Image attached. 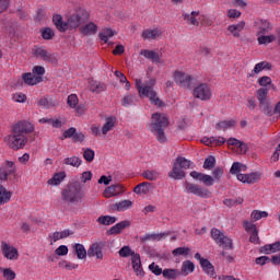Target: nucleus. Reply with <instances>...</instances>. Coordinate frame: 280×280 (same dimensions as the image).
<instances>
[{
  "mask_svg": "<svg viewBox=\"0 0 280 280\" xmlns=\"http://www.w3.org/2000/svg\"><path fill=\"white\" fill-rule=\"evenodd\" d=\"M124 194V186L119 185V184H114L108 186L104 192L103 196L104 198H114L115 196H119Z\"/></svg>",
  "mask_w": 280,
  "mask_h": 280,
  "instance_id": "nucleus-18",
  "label": "nucleus"
},
{
  "mask_svg": "<svg viewBox=\"0 0 280 280\" xmlns=\"http://www.w3.org/2000/svg\"><path fill=\"white\" fill-rule=\"evenodd\" d=\"M75 131H77V129H75V127H71V128H69V129H67L63 133H62V136H61V141H65V139H73V137H74V135H75Z\"/></svg>",
  "mask_w": 280,
  "mask_h": 280,
  "instance_id": "nucleus-56",
  "label": "nucleus"
},
{
  "mask_svg": "<svg viewBox=\"0 0 280 280\" xmlns=\"http://www.w3.org/2000/svg\"><path fill=\"white\" fill-rule=\"evenodd\" d=\"M74 250L78 259H86V248H84V245L80 243L74 244Z\"/></svg>",
  "mask_w": 280,
  "mask_h": 280,
  "instance_id": "nucleus-44",
  "label": "nucleus"
},
{
  "mask_svg": "<svg viewBox=\"0 0 280 280\" xmlns=\"http://www.w3.org/2000/svg\"><path fill=\"white\" fill-rule=\"evenodd\" d=\"M67 178V174L65 172L56 173L52 178L48 179V185L58 186Z\"/></svg>",
  "mask_w": 280,
  "mask_h": 280,
  "instance_id": "nucleus-33",
  "label": "nucleus"
},
{
  "mask_svg": "<svg viewBox=\"0 0 280 280\" xmlns=\"http://www.w3.org/2000/svg\"><path fill=\"white\" fill-rule=\"evenodd\" d=\"M255 25L257 27V36L266 35L269 34V32H272V24L268 20H258L255 22Z\"/></svg>",
  "mask_w": 280,
  "mask_h": 280,
  "instance_id": "nucleus-15",
  "label": "nucleus"
},
{
  "mask_svg": "<svg viewBox=\"0 0 280 280\" xmlns=\"http://www.w3.org/2000/svg\"><path fill=\"white\" fill-rule=\"evenodd\" d=\"M235 128V120H223L215 124V130H229Z\"/></svg>",
  "mask_w": 280,
  "mask_h": 280,
  "instance_id": "nucleus-38",
  "label": "nucleus"
},
{
  "mask_svg": "<svg viewBox=\"0 0 280 280\" xmlns=\"http://www.w3.org/2000/svg\"><path fill=\"white\" fill-rule=\"evenodd\" d=\"M80 100L78 98V95L70 94L67 100V104L70 108H77Z\"/></svg>",
  "mask_w": 280,
  "mask_h": 280,
  "instance_id": "nucleus-52",
  "label": "nucleus"
},
{
  "mask_svg": "<svg viewBox=\"0 0 280 280\" xmlns=\"http://www.w3.org/2000/svg\"><path fill=\"white\" fill-rule=\"evenodd\" d=\"M174 81L182 89H188L190 91V89L196 88V79L182 71H175Z\"/></svg>",
  "mask_w": 280,
  "mask_h": 280,
  "instance_id": "nucleus-6",
  "label": "nucleus"
},
{
  "mask_svg": "<svg viewBox=\"0 0 280 280\" xmlns=\"http://www.w3.org/2000/svg\"><path fill=\"white\" fill-rule=\"evenodd\" d=\"M37 106H39L40 108H45L46 110H49V108H55V106H58V100L51 96H44L39 98Z\"/></svg>",
  "mask_w": 280,
  "mask_h": 280,
  "instance_id": "nucleus-21",
  "label": "nucleus"
},
{
  "mask_svg": "<svg viewBox=\"0 0 280 280\" xmlns=\"http://www.w3.org/2000/svg\"><path fill=\"white\" fill-rule=\"evenodd\" d=\"M183 18H184V21H187V23H190V25H196L197 27L198 25H200V22H198V19L194 18L188 13H184Z\"/></svg>",
  "mask_w": 280,
  "mask_h": 280,
  "instance_id": "nucleus-59",
  "label": "nucleus"
},
{
  "mask_svg": "<svg viewBox=\"0 0 280 280\" xmlns=\"http://www.w3.org/2000/svg\"><path fill=\"white\" fill-rule=\"evenodd\" d=\"M63 165H70L71 167H80L82 165V159L78 156L66 158L62 161Z\"/></svg>",
  "mask_w": 280,
  "mask_h": 280,
  "instance_id": "nucleus-35",
  "label": "nucleus"
},
{
  "mask_svg": "<svg viewBox=\"0 0 280 280\" xmlns=\"http://www.w3.org/2000/svg\"><path fill=\"white\" fill-rule=\"evenodd\" d=\"M59 266H61L62 268H66V270H75V268H78V264L67 262V260L59 262Z\"/></svg>",
  "mask_w": 280,
  "mask_h": 280,
  "instance_id": "nucleus-63",
  "label": "nucleus"
},
{
  "mask_svg": "<svg viewBox=\"0 0 280 280\" xmlns=\"http://www.w3.org/2000/svg\"><path fill=\"white\" fill-rule=\"evenodd\" d=\"M115 124H117V118L110 116L105 119V124L102 127V133L103 135H108L110 130L115 128Z\"/></svg>",
  "mask_w": 280,
  "mask_h": 280,
  "instance_id": "nucleus-30",
  "label": "nucleus"
},
{
  "mask_svg": "<svg viewBox=\"0 0 280 280\" xmlns=\"http://www.w3.org/2000/svg\"><path fill=\"white\" fill-rule=\"evenodd\" d=\"M194 270H196V265H194L191 260H185L182 264V269L179 271V275H182V277H187V275H191Z\"/></svg>",
  "mask_w": 280,
  "mask_h": 280,
  "instance_id": "nucleus-29",
  "label": "nucleus"
},
{
  "mask_svg": "<svg viewBox=\"0 0 280 280\" xmlns=\"http://www.w3.org/2000/svg\"><path fill=\"white\" fill-rule=\"evenodd\" d=\"M11 198H12V191H8L5 187L0 185V205H5L7 202H10Z\"/></svg>",
  "mask_w": 280,
  "mask_h": 280,
  "instance_id": "nucleus-34",
  "label": "nucleus"
},
{
  "mask_svg": "<svg viewBox=\"0 0 280 280\" xmlns=\"http://www.w3.org/2000/svg\"><path fill=\"white\" fill-rule=\"evenodd\" d=\"M184 188L186 194H192L194 196H198V198H209L211 192L209 189L194 183L185 182Z\"/></svg>",
  "mask_w": 280,
  "mask_h": 280,
  "instance_id": "nucleus-9",
  "label": "nucleus"
},
{
  "mask_svg": "<svg viewBox=\"0 0 280 280\" xmlns=\"http://www.w3.org/2000/svg\"><path fill=\"white\" fill-rule=\"evenodd\" d=\"M2 254L10 260L19 259V249L8 243H2Z\"/></svg>",
  "mask_w": 280,
  "mask_h": 280,
  "instance_id": "nucleus-16",
  "label": "nucleus"
},
{
  "mask_svg": "<svg viewBox=\"0 0 280 280\" xmlns=\"http://www.w3.org/2000/svg\"><path fill=\"white\" fill-rule=\"evenodd\" d=\"M170 126V120L165 114L155 113L152 115V122L150 124L151 132L155 135L160 143H165V128Z\"/></svg>",
  "mask_w": 280,
  "mask_h": 280,
  "instance_id": "nucleus-3",
  "label": "nucleus"
},
{
  "mask_svg": "<svg viewBox=\"0 0 280 280\" xmlns=\"http://www.w3.org/2000/svg\"><path fill=\"white\" fill-rule=\"evenodd\" d=\"M257 100H258L259 104H264V103L268 102V89L260 88L257 91Z\"/></svg>",
  "mask_w": 280,
  "mask_h": 280,
  "instance_id": "nucleus-46",
  "label": "nucleus"
},
{
  "mask_svg": "<svg viewBox=\"0 0 280 280\" xmlns=\"http://www.w3.org/2000/svg\"><path fill=\"white\" fill-rule=\"evenodd\" d=\"M22 80H24L25 84L34 86L35 84H39V82H43V77H36V74L28 72L22 74Z\"/></svg>",
  "mask_w": 280,
  "mask_h": 280,
  "instance_id": "nucleus-25",
  "label": "nucleus"
},
{
  "mask_svg": "<svg viewBox=\"0 0 280 280\" xmlns=\"http://www.w3.org/2000/svg\"><path fill=\"white\" fill-rule=\"evenodd\" d=\"M147 97H149L151 104H154L159 108L164 106L163 101L156 96V92H151V94L147 95Z\"/></svg>",
  "mask_w": 280,
  "mask_h": 280,
  "instance_id": "nucleus-47",
  "label": "nucleus"
},
{
  "mask_svg": "<svg viewBox=\"0 0 280 280\" xmlns=\"http://www.w3.org/2000/svg\"><path fill=\"white\" fill-rule=\"evenodd\" d=\"M191 178L195 180H199L206 187H211L213 186V177L211 175H207L205 173H199L197 171L190 172Z\"/></svg>",
  "mask_w": 280,
  "mask_h": 280,
  "instance_id": "nucleus-14",
  "label": "nucleus"
},
{
  "mask_svg": "<svg viewBox=\"0 0 280 280\" xmlns=\"http://www.w3.org/2000/svg\"><path fill=\"white\" fill-rule=\"evenodd\" d=\"M2 277L5 280H14V279H16V272H14V270H12V268H4V269H2Z\"/></svg>",
  "mask_w": 280,
  "mask_h": 280,
  "instance_id": "nucleus-50",
  "label": "nucleus"
},
{
  "mask_svg": "<svg viewBox=\"0 0 280 280\" xmlns=\"http://www.w3.org/2000/svg\"><path fill=\"white\" fill-rule=\"evenodd\" d=\"M83 198L84 191L80 182H72L61 191V200L68 205H78V202H82Z\"/></svg>",
  "mask_w": 280,
  "mask_h": 280,
  "instance_id": "nucleus-2",
  "label": "nucleus"
},
{
  "mask_svg": "<svg viewBox=\"0 0 280 280\" xmlns=\"http://www.w3.org/2000/svg\"><path fill=\"white\" fill-rule=\"evenodd\" d=\"M81 34H83V36H93L95 34H97V26L95 23L90 22L85 25H83L80 28Z\"/></svg>",
  "mask_w": 280,
  "mask_h": 280,
  "instance_id": "nucleus-27",
  "label": "nucleus"
},
{
  "mask_svg": "<svg viewBox=\"0 0 280 280\" xmlns=\"http://www.w3.org/2000/svg\"><path fill=\"white\" fill-rule=\"evenodd\" d=\"M119 257H131L132 269L136 272L137 277H145V271L141 266V255L135 253L130 246L125 245L118 252Z\"/></svg>",
  "mask_w": 280,
  "mask_h": 280,
  "instance_id": "nucleus-4",
  "label": "nucleus"
},
{
  "mask_svg": "<svg viewBox=\"0 0 280 280\" xmlns=\"http://www.w3.org/2000/svg\"><path fill=\"white\" fill-rule=\"evenodd\" d=\"M259 45H270V43H275L277 40V36L275 35H260L257 38Z\"/></svg>",
  "mask_w": 280,
  "mask_h": 280,
  "instance_id": "nucleus-42",
  "label": "nucleus"
},
{
  "mask_svg": "<svg viewBox=\"0 0 280 280\" xmlns=\"http://www.w3.org/2000/svg\"><path fill=\"white\" fill-rule=\"evenodd\" d=\"M261 179V173L259 172H254L250 174H237V180L241 183H247V185H255L257 180Z\"/></svg>",
  "mask_w": 280,
  "mask_h": 280,
  "instance_id": "nucleus-13",
  "label": "nucleus"
},
{
  "mask_svg": "<svg viewBox=\"0 0 280 280\" xmlns=\"http://www.w3.org/2000/svg\"><path fill=\"white\" fill-rule=\"evenodd\" d=\"M151 189H154V186L152 185V183L149 182H143L138 184L135 188H133V192L135 194H149V191H151Z\"/></svg>",
  "mask_w": 280,
  "mask_h": 280,
  "instance_id": "nucleus-28",
  "label": "nucleus"
},
{
  "mask_svg": "<svg viewBox=\"0 0 280 280\" xmlns=\"http://www.w3.org/2000/svg\"><path fill=\"white\" fill-rule=\"evenodd\" d=\"M159 36H161V31H159L158 28L147 30L142 33V38L144 39L152 38L154 40L155 38H159Z\"/></svg>",
  "mask_w": 280,
  "mask_h": 280,
  "instance_id": "nucleus-41",
  "label": "nucleus"
},
{
  "mask_svg": "<svg viewBox=\"0 0 280 280\" xmlns=\"http://www.w3.org/2000/svg\"><path fill=\"white\" fill-rule=\"evenodd\" d=\"M143 178L147 180H158V178L161 176V173L155 170H147L142 173Z\"/></svg>",
  "mask_w": 280,
  "mask_h": 280,
  "instance_id": "nucleus-40",
  "label": "nucleus"
},
{
  "mask_svg": "<svg viewBox=\"0 0 280 280\" xmlns=\"http://www.w3.org/2000/svg\"><path fill=\"white\" fill-rule=\"evenodd\" d=\"M115 34H117V32L113 31V28H104L98 33V38L103 40V43H108V38H113Z\"/></svg>",
  "mask_w": 280,
  "mask_h": 280,
  "instance_id": "nucleus-32",
  "label": "nucleus"
},
{
  "mask_svg": "<svg viewBox=\"0 0 280 280\" xmlns=\"http://www.w3.org/2000/svg\"><path fill=\"white\" fill-rule=\"evenodd\" d=\"M242 167H246V166L242 165V163H240V162H234L232 164V167L230 168V173L236 174V177H237V174H242V173H240V172H242Z\"/></svg>",
  "mask_w": 280,
  "mask_h": 280,
  "instance_id": "nucleus-58",
  "label": "nucleus"
},
{
  "mask_svg": "<svg viewBox=\"0 0 280 280\" xmlns=\"http://www.w3.org/2000/svg\"><path fill=\"white\" fill-rule=\"evenodd\" d=\"M130 226V221L125 220L115 225H113L108 231L107 235H119L124 229H128Z\"/></svg>",
  "mask_w": 280,
  "mask_h": 280,
  "instance_id": "nucleus-23",
  "label": "nucleus"
},
{
  "mask_svg": "<svg viewBox=\"0 0 280 280\" xmlns=\"http://www.w3.org/2000/svg\"><path fill=\"white\" fill-rule=\"evenodd\" d=\"M89 86L91 93H96V95H100V93H104V91H106L107 89L106 83H102L101 81H95L93 79L89 80Z\"/></svg>",
  "mask_w": 280,
  "mask_h": 280,
  "instance_id": "nucleus-22",
  "label": "nucleus"
},
{
  "mask_svg": "<svg viewBox=\"0 0 280 280\" xmlns=\"http://www.w3.org/2000/svg\"><path fill=\"white\" fill-rule=\"evenodd\" d=\"M104 248V243H94L88 249L89 257H96V259H104V254L102 253Z\"/></svg>",
  "mask_w": 280,
  "mask_h": 280,
  "instance_id": "nucleus-17",
  "label": "nucleus"
},
{
  "mask_svg": "<svg viewBox=\"0 0 280 280\" xmlns=\"http://www.w3.org/2000/svg\"><path fill=\"white\" fill-rule=\"evenodd\" d=\"M272 71V63L268 61H261L255 65L254 69L252 72L247 75V78H255L257 73H261V71Z\"/></svg>",
  "mask_w": 280,
  "mask_h": 280,
  "instance_id": "nucleus-19",
  "label": "nucleus"
},
{
  "mask_svg": "<svg viewBox=\"0 0 280 280\" xmlns=\"http://www.w3.org/2000/svg\"><path fill=\"white\" fill-rule=\"evenodd\" d=\"M162 275L164 279L177 280L180 277V271L178 269H164Z\"/></svg>",
  "mask_w": 280,
  "mask_h": 280,
  "instance_id": "nucleus-31",
  "label": "nucleus"
},
{
  "mask_svg": "<svg viewBox=\"0 0 280 280\" xmlns=\"http://www.w3.org/2000/svg\"><path fill=\"white\" fill-rule=\"evenodd\" d=\"M34 125L27 120H20L12 126L11 133L4 137V142L11 150H23L27 145V135H32Z\"/></svg>",
  "mask_w": 280,
  "mask_h": 280,
  "instance_id": "nucleus-1",
  "label": "nucleus"
},
{
  "mask_svg": "<svg viewBox=\"0 0 280 280\" xmlns=\"http://www.w3.org/2000/svg\"><path fill=\"white\" fill-rule=\"evenodd\" d=\"M250 218L254 220V222H257V220H261V218H268V212L254 210L250 214Z\"/></svg>",
  "mask_w": 280,
  "mask_h": 280,
  "instance_id": "nucleus-51",
  "label": "nucleus"
},
{
  "mask_svg": "<svg viewBox=\"0 0 280 280\" xmlns=\"http://www.w3.org/2000/svg\"><path fill=\"white\" fill-rule=\"evenodd\" d=\"M135 102H137V97L132 95H125V97L122 98V106H132Z\"/></svg>",
  "mask_w": 280,
  "mask_h": 280,
  "instance_id": "nucleus-61",
  "label": "nucleus"
},
{
  "mask_svg": "<svg viewBox=\"0 0 280 280\" xmlns=\"http://www.w3.org/2000/svg\"><path fill=\"white\" fill-rule=\"evenodd\" d=\"M211 237L214 240L215 244H219V246H223V248L233 250V240L224 235V233L219 229L213 228L211 230Z\"/></svg>",
  "mask_w": 280,
  "mask_h": 280,
  "instance_id": "nucleus-7",
  "label": "nucleus"
},
{
  "mask_svg": "<svg viewBox=\"0 0 280 280\" xmlns=\"http://www.w3.org/2000/svg\"><path fill=\"white\" fill-rule=\"evenodd\" d=\"M195 259H197L200 262V266L203 272H206V275H208L212 279H215V277H218V275L215 273V267H213V264H211L209 259L202 258L200 253L195 254Z\"/></svg>",
  "mask_w": 280,
  "mask_h": 280,
  "instance_id": "nucleus-10",
  "label": "nucleus"
},
{
  "mask_svg": "<svg viewBox=\"0 0 280 280\" xmlns=\"http://www.w3.org/2000/svg\"><path fill=\"white\" fill-rule=\"evenodd\" d=\"M54 36H56V33H54V30L50 27H46L42 31V38H44V40H51Z\"/></svg>",
  "mask_w": 280,
  "mask_h": 280,
  "instance_id": "nucleus-53",
  "label": "nucleus"
},
{
  "mask_svg": "<svg viewBox=\"0 0 280 280\" xmlns=\"http://www.w3.org/2000/svg\"><path fill=\"white\" fill-rule=\"evenodd\" d=\"M141 56H144V58H148V60H152V62H161V57L159 56V52L153 50H142Z\"/></svg>",
  "mask_w": 280,
  "mask_h": 280,
  "instance_id": "nucleus-36",
  "label": "nucleus"
},
{
  "mask_svg": "<svg viewBox=\"0 0 280 280\" xmlns=\"http://www.w3.org/2000/svg\"><path fill=\"white\" fill-rule=\"evenodd\" d=\"M212 178H213V183L214 180H217V183H220V180L222 179V176H224V168L218 166L213 172H212Z\"/></svg>",
  "mask_w": 280,
  "mask_h": 280,
  "instance_id": "nucleus-54",
  "label": "nucleus"
},
{
  "mask_svg": "<svg viewBox=\"0 0 280 280\" xmlns=\"http://www.w3.org/2000/svg\"><path fill=\"white\" fill-rule=\"evenodd\" d=\"M170 178L174 180H183L185 178L186 173L183 168L175 162L173 165V170L168 173Z\"/></svg>",
  "mask_w": 280,
  "mask_h": 280,
  "instance_id": "nucleus-24",
  "label": "nucleus"
},
{
  "mask_svg": "<svg viewBox=\"0 0 280 280\" xmlns=\"http://www.w3.org/2000/svg\"><path fill=\"white\" fill-rule=\"evenodd\" d=\"M45 19H46L45 9H43V8L37 9V12L35 15V21L37 23H40V21H45Z\"/></svg>",
  "mask_w": 280,
  "mask_h": 280,
  "instance_id": "nucleus-62",
  "label": "nucleus"
},
{
  "mask_svg": "<svg viewBox=\"0 0 280 280\" xmlns=\"http://www.w3.org/2000/svg\"><path fill=\"white\" fill-rule=\"evenodd\" d=\"M149 270L150 272L155 275V277H160V275H163V269L159 267V265H156L155 262H152L151 265H149Z\"/></svg>",
  "mask_w": 280,
  "mask_h": 280,
  "instance_id": "nucleus-57",
  "label": "nucleus"
},
{
  "mask_svg": "<svg viewBox=\"0 0 280 280\" xmlns=\"http://www.w3.org/2000/svg\"><path fill=\"white\" fill-rule=\"evenodd\" d=\"M249 242L252 244H260L261 243V241L259 240V231L258 230H255L254 232H252Z\"/></svg>",
  "mask_w": 280,
  "mask_h": 280,
  "instance_id": "nucleus-64",
  "label": "nucleus"
},
{
  "mask_svg": "<svg viewBox=\"0 0 280 280\" xmlns=\"http://www.w3.org/2000/svg\"><path fill=\"white\" fill-rule=\"evenodd\" d=\"M52 22L55 24V27L58 30V32L65 33L67 32V30H71L69 20L67 22H63L62 15L60 14H55L52 16Z\"/></svg>",
  "mask_w": 280,
  "mask_h": 280,
  "instance_id": "nucleus-20",
  "label": "nucleus"
},
{
  "mask_svg": "<svg viewBox=\"0 0 280 280\" xmlns=\"http://www.w3.org/2000/svg\"><path fill=\"white\" fill-rule=\"evenodd\" d=\"M82 151H83V159H85L88 163H93V161H95V151L93 149L83 148Z\"/></svg>",
  "mask_w": 280,
  "mask_h": 280,
  "instance_id": "nucleus-43",
  "label": "nucleus"
},
{
  "mask_svg": "<svg viewBox=\"0 0 280 280\" xmlns=\"http://www.w3.org/2000/svg\"><path fill=\"white\" fill-rule=\"evenodd\" d=\"M194 97H197V100H202V102L211 100V90L209 89V85L201 83L196 86L194 90Z\"/></svg>",
  "mask_w": 280,
  "mask_h": 280,
  "instance_id": "nucleus-11",
  "label": "nucleus"
},
{
  "mask_svg": "<svg viewBox=\"0 0 280 280\" xmlns=\"http://www.w3.org/2000/svg\"><path fill=\"white\" fill-rule=\"evenodd\" d=\"M215 167V156L209 155L203 162V170H213Z\"/></svg>",
  "mask_w": 280,
  "mask_h": 280,
  "instance_id": "nucleus-49",
  "label": "nucleus"
},
{
  "mask_svg": "<svg viewBox=\"0 0 280 280\" xmlns=\"http://www.w3.org/2000/svg\"><path fill=\"white\" fill-rule=\"evenodd\" d=\"M132 207V201L125 199L122 201L116 202L113 206V209H116V211H127V209H130Z\"/></svg>",
  "mask_w": 280,
  "mask_h": 280,
  "instance_id": "nucleus-37",
  "label": "nucleus"
},
{
  "mask_svg": "<svg viewBox=\"0 0 280 280\" xmlns=\"http://www.w3.org/2000/svg\"><path fill=\"white\" fill-rule=\"evenodd\" d=\"M97 222L104 226H110V224H115V222H117V218L110 215H101L97 219Z\"/></svg>",
  "mask_w": 280,
  "mask_h": 280,
  "instance_id": "nucleus-39",
  "label": "nucleus"
},
{
  "mask_svg": "<svg viewBox=\"0 0 280 280\" xmlns=\"http://www.w3.org/2000/svg\"><path fill=\"white\" fill-rule=\"evenodd\" d=\"M262 113L267 115L268 117H272L275 115V109H272V105L268 104V101L265 102L264 104H259Z\"/></svg>",
  "mask_w": 280,
  "mask_h": 280,
  "instance_id": "nucleus-48",
  "label": "nucleus"
},
{
  "mask_svg": "<svg viewBox=\"0 0 280 280\" xmlns=\"http://www.w3.org/2000/svg\"><path fill=\"white\" fill-rule=\"evenodd\" d=\"M175 163L182 168V170H189L191 167V161L187 160L183 156H177L175 160Z\"/></svg>",
  "mask_w": 280,
  "mask_h": 280,
  "instance_id": "nucleus-45",
  "label": "nucleus"
},
{
  "mask_svg": "<svg viewBox=\"0 0 280 280\" xmlns=\"http://www.w3.org/2000/svg\"><path fill=\"white\" fill-rule=\"evenodd\" d=\"M12 174H16L14 162L5 161L0 167V180H8V176H12Z\"/></svg>",
  "mask_w": 280,
  "mask_h": 280,
  "instance_id": "nucleus-12",
  "label": "nucleus"
},
{
  "mask_svg": "<svg viewBox=\"0 0 280 280\" xmlns=\"http://www.w3.org/2000/svg\"><path fill=\"white\" fill-rule=\"evenodd\" d=\"M259 86H271V89H275V84H272V79L270 77H261L258 79Z\"/></svg>",
  "mask_w": 280,
  "mask_h": 280,
  "instance_id": "nucleus-55",
  "label": "nucleus"
},
{
  "mask_svg": "<svg viewBox=\"0 0 280 280\" xmlns=\"http://www.w3.org/2000/svg\"><path fill=\"white\" fill-rule=\"evenodd\" d=\"M89 19H90L89 11L82 8L77 9L75 12L72 13L68 19L70 30H77V27H80V25L86 23Z\"/></svg>",
  "mask_w": 280,
  "mask_h": 280,
  "instance_id": "nucleus-5",
  "label": "nucleus"
},
{
  "mask_svg": "<svg viewBox=\"0 0 280 280\" xmlns=\"http://www.w3.org/2000/svg\"><path fill=\"white\" fill-rule=\"evenodd\" d=\"M33 56L34 58H39V60H43L44 62H49L50 65H58V54H50L43 47H36L33 50Z\"/></svg>",
  "mask_w": 280,
  "mask_h": 280,
  "instance_id": "nucleus-8",
  "label": "nucleus"
},
{
  "mask_svg": "<svg viewBox=\"0 0 280 280\" xmlns=\"http://www.w3.org/2000/svg\"><path fill=\"white\" fill-rule=\"evenodd\" d=\"M156 85V79H150L145 82L144 89H140V95H143L144 97L148 95H151L154 92V86Z\"/></svg>",
  "mask_w": 280,
  "mask_h": 280,
  "instance_id": "nucleus-26",
  "label": "nucleus"
},
{
  "mask_svg": "<svg viewBox=\"0 0 280 280\" xmlns=\"http://www.w3.org/2000/svg\"><path fill=\"white\" fill-rule=\"evenodd\" d=\"M191 249L189 247H177L173 250V255L176 257L178 255H189Z\"/></svg>",
  "mask_w": 280,
  "mask_h": 280,
  "instance_id": "nucleus-60",
  "label": "nucleus"
}]
</instances>
